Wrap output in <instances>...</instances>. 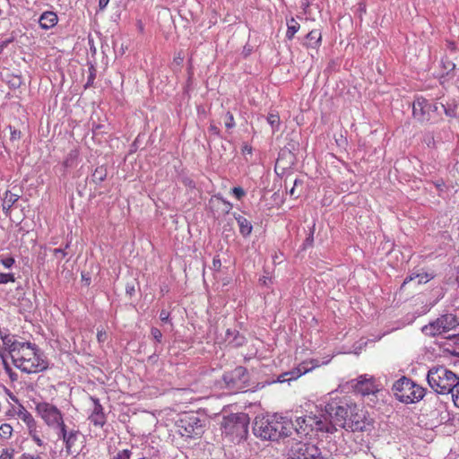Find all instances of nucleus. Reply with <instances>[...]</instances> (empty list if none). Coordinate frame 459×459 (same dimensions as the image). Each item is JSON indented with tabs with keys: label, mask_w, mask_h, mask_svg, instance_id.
Masks as SVG:
<instances>
[{
	"label": "nucleus",
	"mask_w": 459,
	"mask_h": 459,
	"mask_svg": "<svg viewBox=\"0 0 459 459\" xmlns=\"http://www.w3.org/2000/svg\"><path fill=\"white\" fill-rule=\"evenodd\" d=\"M4 344L8 347L13 363L22 372L38 373L48 368V362L43 359L36 346L30 342L7 339Z\"/></svg>",
	"instance_id": "obj_1"
},
{
	"label": "nucleus",
	"mask_w": 459,
	"mask_h": 459,
	"mask_svg": "<svg viewBox=\"0 0 459 459\" xmlns=\"http://www.w3.org/2000/svg\"><path fill=\"white\" fill-rule=\"evenodd\" d=\"M325 411L333 420L336 429L361 430L364 428V414L359 407L345 399H332L325 404Z\"/></svg>",
	"instance_id": "obj_2"
},
{
	"label": "nucleus",
	"mask_w": 459,
	"mask_h": 459,
	"mask_svg": "<svg viewBox=\"0 0 459 459\" xmlns=\"http://www.w3.org/2000/svg\"><path fill=\"white\" fill-rule=\"evenodd\" d=\"M427 380L438 394H453L459 383V376L444 366L431 368L427 375Z\"/></svg>",
	"instance_id": "obj_3"
},
{
	"label": "nucleus",
	"mask_w": 459,
	"mask_h": 459,
	"mask_svg": "<svg viewBox=\"0 0 459 459\" xmlns=\"http://www.w3.org/2000/svg\"><path fill=\"white\" fill-rule=\"evenodd\" d=\"M249 418L246 413H232L225 416L221 423L222 434L231 441H239L248 433Z\"/></svg>",
	"instance_id": "obj_4"
},
{
	"label": "nucleus",
	"mask_w": 459,
	"mask_h": 459,
	"mask_svg": "<svg viewBox=\"0 0 459 459\" xmlns=\"http://www.w3.org/2000/svg\"><path fill=\"white\" fill-rule=\"evenodd\" d=\"M175 426L178 434L186 439L200 438L205 430L204 421L193 412L180 414Z\"/></svg>",
	"instance_id": "obj_5"
},
{
	"label": "nucleus",
	"mask_w": 459,
	"mask_h": 459,
	"mask_svg": "<svg viewBox=\"0 0 459 459\" xmlns=\"http://www.w3.org/2000/svg\"><path fill=\"white\" fill-rule=\"evenodd\" d=\"M394 394L403 403H415L425 395V389L411 379L402 377L393 385Z\"/></svg>",
	"instance_id": "obj_6"
},
{
	"label": "nucleus",
	"mask_w": 459,
	"mask_h": 459,
	"mask_svg": "<svg viewBox=\"0 0 459 459\" xmlns=\"http://www.w3.org/2000/svg\"><path fill=\"white\" fill-rule=\"evenodd\" d=\"M375 399L377 400L375 403L378 406L376 408L379 411V427L378 430L381 434L378 436H387L390 433V425L389 421L385 419H389L394 411V409L392 405L393 397L392 395L384 389H378L375 385Z\"/></svg>",
	"instance_id": "obj_7"
},
{
	"label": "nucleus",
	"mask_w": 459,
	"mask_h": 459,
	"mask_svg": "<svg viewBox=\"0 0 459 459\" xmlns=\"http://www.w3.org/2000/svg\"><path fill=\"white\" fill-rule=\"evenodd\" d=\"M441 108L439 101L417 97L412 103V116L421 124H435L438 122V112Z\"/></svg>",
	"instance_id": "obj_8"
},
{
	"label": "nucleus",
	"mask_w": 459,
	"mask_h": 459,
	"mask_svg": "<svg viewBox=\"0 0 459 459\" xmlns=\"http://www.w3.org/2000/svg\"><path fill=\"white\" fill-rule=\"evenodd\" d=\"M277 419L278 414L256 416L253 426L255 436L264 440H277L280 433Z\"/></svg>",
	"instance_id": "obj_9"
},
{
	"label": "nucleus",
	"mask_w": 459,
	"mask_h": 459,
	"mask_svg": "<svg viewBox=\"0 0 459 459\" xmlns=\"http://www.w3.org/2000/svg\"><path fill=\"white\" fill-rule=\"evenodd\" d=\"M35 411L39 417L50 429H60L64 426V415L62 411L54 404L48 402L36 403Z\"/></svg>",
	"instance_id": "obj_10"
},
{
	"label": "nucleus",
	"mask_w": 459,
	"mask_h": 459,
	"mask_svg": "<svg viewBox=\"0 0 459 459\" xmlns=\"http://www.w3.org/2000/svg\"><path fill=\"white\" fill-rule=\"evenodd\" d=\"M457 325L458 320L456 316L446 314L424 325L421 331L426 335L436 336L454 329Z\"/></svg>",
	"instance_id": "obj_11"
},
{
	"label": "nucleus",
	"mask_w": 459,
	"mask_h": 459,
	"mask_svg": "<svg viewBox=\"0 0 459 459\" xmlns=\"http://www.w3.org/2000/svg\"><path fill=\"white\" fill-rule=\"evenodd\" d=\"M223 379L229 387L244 388L248 381L247 369L242 366L236 367L230 372L225 373Z\"/></svg>",
	"instance_id": "obj_12"
},
{
	"label": "nucleus",
	"mask_w": 459,
	"mask_h": 459,
	"mask_svg": "<svg viewBox=\"0 0 459 459\" xmlns=\"http://www.w3.org/2000/svg\"><path fill=\"white\" fill-rule=\"evenodd\" d=\"M314 420L316 414H307L304 417H298L295 421V430L300 437H314Z\"/></svg>",
	"instance_id": "obj_13"
},
{
	"label": "nucleus",
	"mask_w": 459,
	"mask_h": 459,
	"mask_svg": "<svg viewBox=\"0 0 459 459\" xmlns=\"http://www.w3.org/2000/svg\"><path fill=\"white\" fill-rule=\"evenodd\" d=\"M90 400L92 402L93 406L91 414L88 416V420L93 426L102 428L107 422V417L104 413L103 407L98 398L90 396Z\"/></svg>",
	"instance_id": "obj_14"
},
{
	"label": "nucleus",
	"mask_w": 459,
	"mask_h": 459,
	"mask_svg": "<svg viewBox=\"0 0 459 459\" xmlns=\"http://www.w3.org/2000/svg\"><path fill=\"white\" fill-rule=\"evenodd\" d=\"M292 453L297 459H321L317 447L307 443L297 444V447L292 449Z\"/></svg>",
	"instance_id": "obj_15"
},
{
	"label": "nucleus",
	"mask_w": 459,
	"mask_h": 459,
	"mask_svg": "<svg viewBox=\"0 0 459 459\" xmlns=\"http://www.w3.org/2000/svg\"><path fill=\"white\" fill-rule=\"evenodd\" d=\"M337 430L333 420H326L324 415H316L314 420V437H319L323 434H333Z\"/></svg>",
	"instance_id": "obj_16"
},
{
	"label": "nucleus",
	"mask_w": 459,
	"mask_h": 459,
	"mask_svg": "<svg viewBox=\"0 0 459 459\" xmlns=\"http://www.w3.org/2000/svg\"><path fill=\"white\" fill-rule=\"evenodd\" d=\"M78 434L79 432L74 429L67 431V426L65 424H64V426L59 429L58 437L65 443V451L67 454L72 453V448L77 441Z\"/></svg>",
	"instance_id": "obj_17"
},
{
	"label": "nucleus",
	"mask_w": 459,
	"mask_h": 459,
	"mask_svg": "<svg viewBox=\"0 0 459 459\" xmlns=\"http://www.w3.org/2000/svg\"><path fill=\"white\" fill-rule=\"evenodd\" d=\"M354 392L361 396L369 395L373 393V380L359 377L356 383L353 385Z\"/></svg>",
	"instance_id": "obj_18"
},
{
	"label": "nucleus",
	"mask_w": 459,
	"mask_h": 459,
	"mask_svg": "<svg viewBox=\"0 0 459 459\" xmlns=\"http://www.w3.org/2000/svg\"><path fill=\"white\" fill-rule=\"evenodd\" d=\"M58 22V16L55 12L46 11L42 13L39 19V27L42 30H50Z\"/></svg>",
	"instance_id": "obj_19"
},
{
	"label": "nucleus",
	"mask_w": 459,
	"mask_h": 459,
	"mask_svg": "<svg viewBox=\"0 0 459 459\" xmlns=\"http://www.w3.org/2000/svg\"><path fill=\"white\" fill-rule=\"evenodd\" d=\"M28 435L34 441L38 446H44V436L42 434V428L38 424L37 420L26 426Z\"/></svg>",
	"instance_id": "obj_20"
},
{
	"label": "nucleus",
	"mask_w": 459,
	"mask_h": 459,
	"mask_svg": "<svg viewBox=\"0 0 459 459\" xmlns=\"http://www.w3.org/2000/svg\"><path fill=\"white\" fill-rule=\"evenodd\" d=\"M433 278L432 273H426L424 271H417L410 273L403 281V284H406L412 281H417L418 284L426 283Z\"/></svg>",
	"instance_id": "obj_21"
},
{
	"label": "nucleus",
	"mask_w": 459,
	"mask_h": 459,
	"mask_svg": "<svg viewBox=\"0 0 459 459\" xmlns=\"http://www.w3.org/2000/svg\"><path fill=\"white\" fill-rule=\"evenodd\" d=\"M305 46L307 48H318L322 42V34L319 30H312L306 36Z\"/></svg>",
	"instance_id": "obj_22"
},
{
	"label": "nucleus",
	"mask_w": 459,
	"mask_h": 459,
	"mask_svg": "<svg viewBox=\"0 0 459 459\" xmlns=\"http://www.w3.org/2000/svg\"><path fill=\"white\" fill-rule=\"evenodd\" d=\"M277 420L280 423L279 424V428H277L278 431L280 432L279 433V438L281 437H289V436H290L291 435V429H293V427H295V425L290 420H288L287 418L281 417V416H279V415H278Z\"/></svg>",
	"instance_id": "obj_23"
},
{
	"label": "nucleus",
	"mask_w": 459,
	"mask_h": 459,
	"mask_svg": "<svg viewBox=\"0 0 459 459\" xmlns=\"http://www.w3.org/2000/svg\"><path fill=\"white\" fill-rule=\"evenodd\" d=\"M234 217L238 222L239 232L241 233V235H243L244 237L249 236L253 230L251 222L247 218L240 214L235 213Z\"/></svg>",
	"instance_id": "obj_24"
},
{
	"label": "nucleus",
	"mask_w": 459,
	"mask_h": 459,
	"mask_svg": "<svg viewBox=\"0 0 459 459\" xmlns=\"http://www.w3.org/2000/svg\"><path fill=\"white\" fill-rule=\"evenodd\" d=\"M20 196L7 190L4 194L3 210L5 215H8L13 205L19 200Z\"/></svg>",
	"instance_id": "obj_25"
},
{
	"label": "nucleus",
	"mask_w": 459,
	"mask_h": 459,
	"mask_svg": "<svg viewBox=\"0 0 459 459\" xmlns=\"http://www.w3.org/2000/svg\"><path fill=\"white\" fill-rule=\"evenodd\" d=\"M14 413L24 422L26 426L36 420L33 415L22 403H19Z\"/></svg>",
	"instance_id": "obj_26"
},
{
	"label": "nucleus",
	"mask_w": 459,
	"mask_h": 459,
	"mask_svg": "<svg viewBox=\"0 0 459 459\" xmlns=\"http://www.w3.org/2000/svg\"><path fill=\"white\" fill-rule=\"evenodd\" d=\"M14 413L24 422L26 426L36 420L33 415L22 403H19Z\"/></svg>",
	"instance_id": "obj_27"
},
{
	"label": "nucleus",
	"mask_w": 459,
	"mask_h": 459,
	"mask_svg": "<svg viewBox=\"0 0 459 459\" xmlns=\"http://www.w3.org/2000/svg\"><path fill=\"white\" fill-rule=\"evenodd\" d=\"M14 413L24 422L26 426L36 420L33 415L22 403H19Z\"/></svg>",
	"instance_id": "obj_28"
},
{
	"label": "nucleus",
	"mask_w": 459,
	"mask_h": 459,
	"mask_svg": "<svg viewBox=\"0 0 459 459\" xmlns=\"http://www.w3.org/2000/svg\"><path fill=\"white\" fill-rule=\"evenodd\" d=\"M319 366L320 364L318 363L317 359H311L309 360L302 361L296 368H298L300 376H302Z\"/></svg>",
	"instance_id": "obj_29"
},
{
	"label": "nucleus",
	"mask_w": 459,
	"mask_h": 459,
	"mask_svg": "<svg viewBox=\"0 0 459 459\" xmlns=\"http://www.w3.org/2000/svg\"><path fill=\"white\" fill-rule=\"evenodd\" d=\"M107 176H108L107 168L105 166L101 165L95 169V170L91 176V180L95 184H100L107 178Z\"/></svg>",
	"instance_id": "obj_30"
},
{
	"label": "nucleus",
	"mask_w": 459,
	"mask_h": 459,
	"mask_svg": "<svg viewBox=\"0 0 459 459\" xmlns=\"http://www.w3.org/2000/svg\"><path fill=\"white\" fill-rule=\"evenodd\" d=\"M299 29L300 25L294 18L287 20L286 38L289 40H291L294 38L295 34L299 30Z\"/></svg>",
	"instance_id": "obj_31"
},
{
	"label": "nucleus",
	"mask_w": 459,
	"mask_h": 459,
	"mask_svg": "<svg viewBox=\"0 0 459 459\" xmlns=\"http://www.w3.org/2000/svg\"><path fill=\"white\" fill-rule=\"evenodd\" d=\"M439 105L442 107L440 111L438 112V121L442 119V114L445 113V115L447 117H455L456 116V107L455 106H446L443 102H439Z\"/></svg>",
	"instance_id": "obj_32"
},
{
	"label": "nucleus",
	"mask_w": 459,
	"mask_h": 459,
	"mask_svg": "<svg viewBox=\"0 0 459 459\" xmlns=\"http://www.w3.org/2000/svg\"><path fill=\"white\" fill-rule=\"evenodd\" d=\"M299 377H301L299 371L298 370V368H294L290 371H288V372H285V373L280 375L278 377V381L285 382V381L296 380Z\"/></svg>",
	"instance_id": "obj_33"
},
{
	"label": "nucleus",
	"mask_w": 459,
	"mask_h": 459,
	"mask_svg": "<svg viewBox=\"0 0 459 459\" xmlns=\"http://www.w3.org/2000/svg\"><path fill=\"white\" fill-rule=\"evenodd\" d=\"M267 122L272 126L273 132L279 131L281 119L278 113H269L267 116Z\"/></svg>",
	"instance_id": "obj_34"
},
{
	"label": "nucleus",
	"mask_w": 459,
	"mask_h": 459,
	"mask_svg": "<svg viewBox=\"0 0 459 459\" xmlns=\"http://www.w3.org/2000/svg\"><path fill=\"white\" fill-rule=\"evenodd\" d=\"M13 429L9 423H3L0 425V437L4 439H10L13 436Z\"/></svg>",
	"instance_id": "obj_35"
},
{
	"label": "nucleus",
	"mask_w": 459,
	"mask_h": 459,
	"mask_svg": "<svg viewBox=\"0 0 459 459\" xmlns=\"http://www.w3.org/2000/svg\"><path fill=\"white\" fill-rule=\"evenodd\" d=\"M442 67L444 71L446 73V74H449L450 73L454 72L455 69V64L449 60L447 57L442 59L441 61Z\"/></svg>",
	"instance_id": "obj_36"
},
{
	"label": "nucleus",
	"mask_w": 459,
	"mask_h": 459,
	"mask_svg": "<svg viewBox=\"0 0 459 459\" xmlns=\"http://www.w3.org/2000/svg\"><path fill=\"white\" fill-rule=\"evenodd\" d=\"M15 281V276L14 273H0V284H6L9 282H14Z\"/></svg>",
	"instance_id": "obj_37"
},
{
	"label": "nucleus",
	"mask_w": 459,
	"mask_h": 459,
	"mask_svg": "<svg viewBox=\"0 0 459 459\" xmlns=\"http://www.w3.org/2000/svg\"><path fill=\"white\" fill-rule=\"evenodd\" d=\"M224 124L227 129H232L236 126L234 116L230 111L226 113Z\"/></svg>",
	"instance_id": "obj_38"
},
{
	"label": "nucleus",
	"mask_w": 459,
	"mask_h": 459,
	"mask_svg": "<svg viewBox=\"0 0 459 459\" xmlns=\"http://www.w3.org/2000/svg\"><path fill=\"white\" fill-rule=\"evenodd\" d=\"M131 455H132V451L130 449H123V450L118 451L110 459H130Z\"/></svg>",
	"instance_id": "obj_39"
},
{
	"label": "nucleus",
	"mask_w": 459,
	"mask_h": 459,
	"mask_svg": "<svg viewBox=\"0 0 459 459\" xmlns=\"http://www.w3.org/2000/svg\"><path fill=\"white\" fill-rule=\"evenodd\" d=\"M0 264L6 269L11 268L15 264V259L13 256H7L0 259Z\"/></svg>",
	"instance_id": "obj_40"
},
{
	"label": "nucleus",
	"mask_w": 459,
	"mask_h": 459,
	"mask_svg": "<svg viewBox=\"0 0 459 459\" xmlns=\"http://www.w3.org/2000/svg\"><path fill=\"white\" fill-rule=\"evenodd\" d=\"M14 452L13 448H4L1 452L0 459H13Z\"/></svg>",
	"instance_id": "obj_41"
},
{
	"label": "nucleus",
	"mask_w": 459,
	"mask_h": 459,
	"mask_svg": "<svg viewBox=\"0 0 459 459\" xmlns=\"http://www.w3.org/2000/svg\"><path fill=\"white\" fill-rule=\"evenodd\" d=\"M9 129H10V134H11V136H10V140L11 141H18L21 139V136H22V133L19 129H16L15 127L12 126H9Z\"/></svg>",
	"instance_id": "obj_42"
},
{
	"label": "nucleus",
	"mask_w": 459,
	"mask_h": 459,
	"mask_svg": "<svg viewBox=\"0 0 459 459\" xmlns=\"http://www.w3.org/2000/svg\"><path fill=\"white\" fill-rule=\"evenodd\" d=\"M231 193L233 194V195L238 199V200H241L245 195H246V192L244 191V189L240 186H235L231 189Z\"/></svg>",
	"instance_id": "obj_43"
},
{
	"label": "nucleus",
	"mask_w": 459,
	"mask_h": 459,
	"mask_svg": "<svg viewBox=\"0 0 459 459\" xmlns=\"http://www.w3.org/2000/svg\"><path fill=\"white\" fill-rule=\"evenodd\" d=\"M151 334L153 337V339H155L158 342H161L162 333L160 329H158L157 327H152L151 329Z\"/></svg>",
	"instance_id": "obj_44"
},
{
	"label": "nucleus",
	"mask_w": 459,
	"mask_h": 459,
	"mask_svg": "<svg viewBox=\"0 0 459 459\" xmlns=\"http://www.w3.org/2000/svg\"><path fill=\"white\" fill-rule=\"evenodd\" d=\"M108 338L107 332L105 330H99L97 333V339L99 342H106Z\"/></svg>",
	"instance_id": "obj_45"
},
{
	"label": "nucleus",
	"mask_w": 459,
	"mask_h": 459,
	"mask_svg": "<svg viewBox=\"0 0 459 459\" xmlns=\"http://www.w3.org/2000/svg\"><path fill=\"white\" fill-rule=\"evenodd\" d=\"M212 266L216 271H220L221 267V261L219 255H215L212 259Z\"/></svg>",
	"instance_id": "obj_46"
},
{
	"label": "nucleus",
	"mask_w": 459,
	"mask_h": 459,
	"mask_svg": "<svg viewBox=\"0 0 459 459\" xmlns=\"http://www.w3.org/2000/svg\"><path fill=\"white\" fill-rule=\"evenodd\" d=\"M53 254L56 257H61V258H64L67 255V253L65 252V249H61V248H55L53 250Z\"/></svg>",
	"instance_id": "obj_47"
},
{
	"label": "nucleus",
	"mask_w": 459,
	"mask_h": 459,
	"mask_svg": "<svg viewBox=\"0 0 459 459\" xmlns=\"http://www.w3.org/2000/svg\"><path fill=\"white\" fill-rule=\"evenodd\" d=\"M183 61H184V56L182 55L181 52L178 53L175 56H174V59H173V62L177 65H181L183 64Z\"/></svg>",
	"instance_id": "obj_48"
},
{
	"label": "nucleus",
	"mask_w": 459,
	"mask_h": 459,
	"mask_svg": "<svg viewBox=\"0 0 459 459\" xmlns=\"http://www.w3.org/2000/svg\"><path fill=\"white\" fill-rule=\"evenodd\" d=\"M169 318V312L165 310V309H162L160 313V319L162 321V322H167Z\"/></svg>",
	"instance_id": "obj_49"
},
{
	"label": "nucleus",
	"mask_w": 459,
	"mask_h": 459,
	"mask_svg": "<svg viewBox=\"0 0 459 459\" xmlns=\"http://www.w3.org/2000/svg\"><path fill=\"white\" fill-rule=\"evenodd\" d=\"M109 0H99V10L104 11L107 5L108 4Z\"/></svg>",
	"instance_id": "obj_50"
},
{
	"label": "nucleus",
	"mask_w": 459,
	"mask_h": 459,
	"mask_svg": "<svg viewBox=\"0 0 459 459\" xmlns=\"http://www.w3.org/2000/svg\"><path fill=\"white\" fill-rule=\"evenodd\" d=\"M209 132H211L212 134H216V135L220 134V129L213 124L210 125Z\"/></svg>",
	"instance_id": "obj_51"
},
{
	"label": "nucleus",
	"mask_w": 459,
	"mask_h": 459,
	"mask_svg": "<svg viewBox=\"0 0 459 459\" xmlns=\"http://www.w3.org/2000/svg\"><path fill=\"white\" fill-rule=\"evenodd\" d=\"M136 26H137V29L140 33L144 32V25H143V22H142V20H137Z\"/></svg>",
	"instance_id": "obj_52"
},
{
	"label": "nucleus",
	"mask_w": 459,
	"mask_h": 459,
	"mask_svg": "<svg viewBox=\"0 0 459 459\" xmlns=\"http://www.w3.org/2000/svg\"><path fill=\"white\" fill-rule=\"evenodd\" d=\"M299 181L298 180H295L294 182V186H296L298 185ZM290 195L291 196H293L294 198H298L299 197V195L296 194L295 192V187H292L290 190Z\"/></svg>",
	"instance_id": "obj_53"
},
{
	"label": "nucleus",
	"mask_w": 459,
	"mask_h": 459,
	"mask_svg": "<svg viewBox=\"0 0 459 459\" xmlns=\"http://www.w3.org/2000/svg\"><path fill=\"white\" fill-rule=\"evenodd\" d=\"M3 361H4V364L5 370L7 372L11 373L12 370H11L10 367L8 366V364L6 363L5 359H3Z\"/></svg>",
	"instance_id": "obj_54"
},
{
	"label": "nucleus",
	"mask_w": 459,
	"mask_h": 459,
	"mask_svg": "<svg viewBox=\"0 0 459 459\" xmlns=\"http://www.w3.org/2000/svg\"><path fill=\"white\" fill-rule=\"evenodd\" d=\"M13 39H9L4 42L3 46H6L8 43L12 42Z\"/></svg>",
	"instance_id": "obj_55"
},
{
	"label": "nucleus",
	"mask_w": 459,
	"mask_h": 459,
	"mask_svg": "<svg viewBox=\"0 0 459 459\" xmlns=\"http://www.w3.org/2000/svg\"><path fill=\"white\" fill-rule=\"evenodd\" d=\"M6 415H8V416H13V411L10 410V411H8L6 412Z\"/></svg>",
	"instance_id": "obj_56"
},
{
	"label": "nucleus",
	"mask_w": 459,
	"mask_h": 459,
	"mask_svg": "<svg viewBox=\"0 0 459 459\" xmlns=\"http://www.w3.org/2000/svg\"><path fill=\"white\" fill-rule=\"evenodd\" d=\"M13 401L18 402V400L14 396H11Z\"/></svg>",
	"instance_id": "obj_57"
},
{
	"label": "nucleus",
	"mask_w": 459,
	"mask_h": 459,
	"mask_svg": "<svg viewBox=\"0 0 459 459\" xmlns=\"http://www.w3.org/2000/svg\"><path fill=\"white\" fill-rule=\"evenodd\" d=\"M5 3L8 6H10V2L8 0H5Z\"/></svg>",
	"instance_id": "obj_58"
},
{
	"label": "nucleus",
	"mask_w": 459,
	"mask_h": 459,
	"mask_svg": "<svg viewBox=\"0 0 459 459\" xmlns=\"http://www.w3.org/2000/svg\"><path fill=\"white\" fill-rule=\"evenodd\" d=\"M227 205L229 206V208L232 207V205L230 203H227Z\"/></svg>",
	"instance_id": "obj_59"
},
{
	"label": "nucleus",
	"mask_w": 459,
	"mask_h": 459,
	"mask_svg": "<svg viewBox=\"0 0 459 459\" xmlns=\"http://www.w3.org/2000/svg\"><path fill=\"white\" fill-rule=\"evenodd\" d=\"M4 13L3 10L0 8V16Z\"/></svg>",
	"instance_id": "obj_60"
},
{
	"label": "nucleus",
	"mask_w": 459,
	"mask_h": 459,
	"mask_svg": "<svg viewBox=\"0 0 459 459\" xmlns=\"http://www.w3.org/2000/svg\"><path fill=\"white\" fill-rule=\"evenodd\" d=\"M456 280L459 281V273H458V274L456 276Z\"/></svg>",
	"instance_id": "obj_61"
}]
</instances>
